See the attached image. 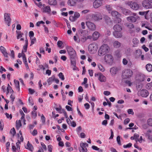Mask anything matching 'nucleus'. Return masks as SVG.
Wrapping results in <instances>:
<instances>
[{
	"mask_svg": "<svg viewBox=\"0 0 152 152\" xmlns=\"http://www.w3.org/2000/svg\"><path fill=\"white\" fill-rule=\"evenodd\" d=\"M146 70L148 72H150L152 70V65L150 64H147L146 65Z\"/></svg>",
	"mask_w": 152,
	"mask_h": 152,
	"instance_id": "obj_29",
	"label": "nucleus"
},
{
	"mask_svg": "<svg viewBox=\"0 0 152 152\" xmlns=\"http://www.w3.org/2000/svg\"><path fill=\"white\" fill-rule=\"evenodd\" d=\"M142 5L146 9H149L152 7V5L146 0H145L142 1Z\"/></svg>",
	"mask_w": 152,
	"mask_h": 152,
	"instance_id": "obj_11",
	"label": "nucleus"
},
{
	"mask_svg": "<svg viewBox=\"0 0 152 152\" xmlns=\"http://www.w3.org/2000/svg\"><path fill=\"white\" fill-rule=\"evenodd\" d=\"M6 115V117L8 118H10V119H11L12 117V116L11 114H10V115L9 114L7 113H5Z\"/></svg>",
	"mask_w": 152,
	"mask_h": 152,
	"instance_id": "obj_56",
	"label": "nucleus"
},
{
	"mask_svg": "<svg viewBox=\"0 0 152 152\" xmlns=\"http://www.w3.org/2000/svg\"><path fill=\"white\" fill-rule=\"evenodd\" d=\"M132 146V144L131 143H129L126 145H124L123 146V147L124 148H130Z\"/></svg>",
	"mask_w": 152,
	"mask_h": 152,
	"instance_id": "obj_52",
	"label": "nucleus"
},
{
	"mask_svg": "<svg viewBox=\"0 0 152 152\" xmlns=\"http://www.w3.org/2000/svg\"><path fill=\"white\" fill-rule=\"evenodd\" d=\"M128 113L129 114H131L132 115L134 114L133 110L132 109H128Z\"/></svg>",
	"mask_w": 152,
	"mask_h": 152,
	"instance_id": "obj_60",
	"label": "nucleus"
},
{
	"mask_svg": "<svg viewBox=\"0 0 152 152\" xmlns=\"http://www.w3.org/2000/svg\"><path fill=\"white\" fill-rule=\"evenodd\" d=\"M37 134V132L36 129H34L33 132L31 133V134L34 136H35Z\"/></svg>",
	"mask_w": 152,
	"mask_h": 152,
	"instance_id": "obj_59",
	"label": "nucleus"
},
{
	"mask_svg": "<svg viewBox=\"0 0 152 152\" xmlns=\"http://www.w3.org/2000/svg\"><path fill=\"white\" fill-rule=\"evenodd\" d=\"M60 78L62 80H64L65 78L64 75L62 72H60L58 75Z\"/></svg>",
	"mask_w": 152,
	"mask_h": 152,
	"instance_id": "obj_42",
	"label": "nucleus"
},
{
	"mask_svg": "<svg viewBox=\"0 0 152 152\" xmlns=\"http://www.w3.org/2000/svg\"><path fill=\"white\" fill-rule=\"evenodd\" d=\"M111 14L112 16L115 17H121V15L118 12L116 11H113L111 12Z\"/></svg>",
	"mask_w": 152,
	"mask_h": 152,
	"instance_id": "obj_19",
	"label": "nucleus"
},
{
	"mask_svg": "<svg viewBox=\"0 0 152 152\" xmlns=\"http://www.w3.org/2000/svg\"><path fill=\"white\" fill-rule=\"evenodd\" d=\"M121 17H117L115 18L114 20V22L115 23H120L121 21Z\"/></svg>",
	"mask_w": 152,
	"mask_h": 152,
	"instance_id": "obj_31",
	"label": "nucleus"
},
{
	"mask_svg": "<svg viewBox=\"0 0 152 152\" xmlns=\"http://www.w3.org/2000/svg\"><path fill=\"white\" fill-rule=\"evenodd\" d=\"M55 80V76L53 75L51 77H49L47 80V82L49 85H50Z\"/></svg>",
	"mask_w": 152,
	"mask_h": 152,
	"instance_id": "obj_23",
	"label": "nucleus"
},
{
	"mask_svg": "<svg viewBox=\"0 0 152 152\" xmlns=\"http://www.w3.org/2000/svg\"><path fill=\"white\" fill-rule=\"evenodd\" d=\"M129 6L132 9L134 10H137L139 8L138 4L136 2H131Z\"/></svg>",
	"mask_w": 152,
	"mask_h": 152,
	"instance_id": "obj_14",
	"label": "nucleus"
},
{
	"mask_svg": "<svg viewBox=\"0 0 152 152\" xmlns=\"http://www.w3.org/2000/svg\"><path fill=\"white\" fill-rule=\"evenodd\" d=\"M75 18L77 20V18H79V17L80 16V14L78 13L77 12H75L74 16Z\"/></svg>",
	"mask_w": 152,
	"mask_h": 152,
	"instance_id": "obj_45",
	"label": "nucleus"
},
{
	"mask_svg": "<svg viewBox=\"0 0 152 152\" xmlns=\"http://www.w3.org/2000/svg\"><path fill=\"white\" fill-rule=\"evenodd\" d=\"M136 80L140 82L143 81L145 80V75L140 73L137 74L136 77Z\"/></svg>",
	"mask_w": 152,
	"mask_h": 152,
	"instance_id": "obj_8",
	"label": "nucleus"
},
{
	"mask_svg": "<svg viewBox=\"0 0 152 152\" xmlns=\"http://www.w3.org/2000/svg\"><path fill=\"white\" fill-rule=\"evenodd\" d=\"M98 79L101 82H104L106 81L105 77L101 73V74L100 75V76H99V77Z\"/></svg>",
	"mask_w": 152,
	"mask_h": 152,
	"instance_id": "obj_28",
	"label": "nucleus"
},
{
	"mask_svg": "<svg viewBox=\"0 0 152 152\" xmlns=\"http://www.w3.org/2000/svg\"><path fill=\"white\" fill-rule=\"evenodd\" d=\"M115 31H121L122 30L121 26L119 24L115 25L113 27Z\"/></svg>",
	"mask_w": 152,
	"mask_h": 152,
	"instance_id": "obj_16",
	"label": "nucleus"
},
{
	"mask_svg": "<svg viewBox=\"0 0 152 152\" xmlns=\"http://www.w3.org/2000/svg\"><path fill=\"white\" fill-rule=\"evenodd\" d=\"M115 55L118 57L119 58L121 56V54L119 50H117L115 52Z\"/></svg>",
	"mask_w": 152,
	"mask_h": 152,
	"instance_id": "obj_39",
	"label": "nucleus"
},
{
	"mask_svg": "<svg viewBox=\"0 0 152 152\" xmlns=\"http://www.w3.org/2000/svg\"><path fill=\"white\" fill-rule=\"evenodd\" d=\"M30 39L31 40L30 46H31L34 44L35 42L36 41V39L35 37H33L30 38Z\"/></svg>",
	"mask_w": 152,
	"mask_h": 152,
	"instance_id": "obj_41",
	"label": "nucleus"
},
{
	"mask_svg": "<svg viewBox=\"0 0 152 152\" xmlns=\"http://www.w3.org/2000/svg\"><path fill=\"white\" fill-rule=\"evenodd\" d=\"M148 11H145V12H139V14L140 15H145V18L146 19L148 20V19L147 18V16L146 15L148 14Z\"/></svg>",
	"mask_w": 152,
	"mask_h": 152,
	"instance_id": "obj_36",
	"label": "nucleus"
},
{
	"mask_svg": "<svg viewBox=\"0 0 152 152\" xmlns=\"http://www.w3.org/2000/svg\"><path fill=\"white\" fill-rule=\"evenodd\" d=\"M92 18L95 21H97L102 20V17L100 13L97 12L96 14L92 15Z\"/></svg>",
	"mask_w": 152,
	"mask_h": 152,
	"instance_id": "obj_9",
	"label": "nucleus"
},
{
	"mask_svg": "<svg viewBox=\"0 0 152 152\" xmlns=\"http://www.w3.org/2000/svg\"><path fill=\"white\" fill-rule=\"evenodd\" d=\"M89 50L92 53H93L94 51L96 50L97 47L96 45L94 44H91L89 45L88 48Z\"/></svg>",
	"mask_w": 152,
	"mask_h": 152,
	"instance_id": "obj_12",
	"label": "nucleus"
},
{
	"mask_svg": "<svg viewBox=\"0 0 152 152\" xmlns=\"http://www.w3.org/2000/svg\"><path fill=\"white\" fill-rule=\"evenodd\" d=\"M7 94L9 93H12L13 92V90L12 89L11 87L9 85V84H8V86L7 88Z\"/></svg>",
	"mask_w": 152,
	"mask_h": 152,
	"instance_id": "obj_35",
	"label": "nucleus"
},
{
	"mask_svg": "<svg viewBox=\"0 0 152 152\" xmlns=\"http://www.w3.org/2000/svg\"><path fill=\"white\" fill-rule=\"evenodd\" d=\"M68 5L71 6H73L75 4V2L74 0H69L68 1Z\"/></svg>",
	"mask_w": 152,
	"mask_h": 152,
	"instance_id": "obj_37",
	"label": "nucleus"
},
{
	"mask_svg": "<svg viewBox=\"0 0 152 152\" xmlns=\"http://www.w3.org/2000/svg\"><path fill=\"white\" fill-rule=\"evenodd\" d=\"M133 75V72L130 69H126L123 72L122 77L123 78L125 79L131 77Z\"/></svg>",
	"mask_w": 152,
	"mask_h": 152,
	"instance_id": "obj_3",
	"label": "nucleus"
},
{
	"mask_svg": "<svg viewBox=\"0 0 152 152\" xmlns=\"http://www.w3.org/2000/svg\"><path fill=\"white\" fill-rule=\"evenodd\" d=\"M84 106L86 109H88L90 108V105L88 103H86L84 104Z\"/></svg>",
	"mask_w": 152,
	"mask_h": 152,
	"instance_id": "obj_63",
	"label": "nucleus"
},
{
	"mask_svg": "<svg viewBox=\"0 0 152 152\" xmlns=\"http://www.w3.org/2000/svg\"><path fill=\"white\" fill-rule=\"evenodd\" d=\"M104 60L107 63L111 64L113 63V58L111 55L107 54L104 56Z\"/></svg>",
	"mask_w": 152,
	"mask_h": 152,
	"instance_id": "obj_5",
	"label": "nucleus"
},
{
	"mask_svg": "<svg viewBox=\"0 0 152 152\" xmlns=\"http://www.w3.org/2000/svg\"><path fill=\"white\" fill-rule=\"evenodd\" d=\"M25 148L31 151H32V149L33 148L32 145L29 143V141H28L27 146L25 147Z\"/></svg>",
	"mask_w": 152,
	"mask_h": 152,
	"instance_id": "obj_26",
	"label": "nucleus"
},
{
	"mask_svg": "<svg viewBox=\"0 0 152 152\" xmlns=\"http://www.w3.org/2000/svg\"><path fill=\"white\" fill-rule=\"evenodd\" d=\"M29 36L30 37V38H32L34 37V33L32 31H31L29 32Z\"/></svg>",
	"mask_w": 152,
	"mask_h": 152,
	"instance_id": "obj_57",
	"label": "nucleus"
},
{
	"mask_svg": "<svg viewBox=\"0 0 152 152\" xmlns=\"http://www.w3.org/2000/svg\"><path fill=\"white\" fill-rule=\"evenodd\" d=\"M102 3L100 1L95 0L93 2V6L95 8H96L101 6Z\"/></svg>",
	"mask_w": 152,
	"mask_h": 152,
	"instance_id": "obj_17",
	"label": "nucleus"
},
{
	"mask_svg": "<svg viewBox=\"0 0 152 152\" xmlns=\"http://www.w3.org/2000/svg\"><path fill=\"white\" fill-rule=\"evenodd\" d=\"M48 4L50 5L55 6L57 2L56 0H48Z\"/></svg>",
	"mask_w": 152,
	"mask_h": 152,
	"instance_id": "obj_25",
	"label": "nucleus"
},
{
	"mask_svg": "<svg viewBox=\"0 0 152 152\" xmlns=\"http://www.w3.org/2000/svg\"><path fill=\"white\" fill-rule=\"evenodd\" d=\"M140 95L143 97H147L148 94L149 93L147 90L145 89H143L140 91Z\"/></svg>",
	"mask_w": 152,
	"mask_h": 152,
	"instance_id": "obj_13",
	"label": "nucleus"
},
{
	"mask_svg": "<svg viewBox=\"0 0 152 152\" xmlns=\"http://www.w3.org/2000/svg\"><path fill=\"white\" fill-rule=\"evenodd\" d=\"M109 47L108 45L106 44L103 45L100 47L98 51V54L100 56H102L109 52Z\"/></svg>",
	"mask_w": 152,
	"mask_h": 152,
	"instance_id": "obj_2",
	"label": "nucleus"
},
{
	"mask_svg": "<svg viewBox=\"0 0 152 152\" xmlns=\"http://www.w3.org/2000/svg\"><path fill=\"white\" fill-rule=\"evenodd\" d=\"M127 20L131 22H135L136 21V18L134 16H130L127 18Z\"/></svg>",
	"mask_w": 152,
	"mask_h": 152,
	"instance_id": "obj_20",
	"label": "nucleus"
},
{
	"mask_svg": "<svg viewBox=\"0 0 152 152\" xmlns=\"http://www.w3.org/2000/svg\"><path fill=\"white\" fill-rule=\"evenodd\" d=\"M66 50L67 52L70 57L71 63L72 65L75 66L76 53L74 49L71 46L67 47Z\"/></svg>",
	"mask_w": 152,
	"mask_h": 152,
	"instance_id": "obj_1",
	"label": "nucleus"
},
{
	"mask_svg": "<svg viewBox=\"0 0 152 152\" xmlns=\"http://www.w3.org/2000/svg\"><path fill=\"white\" fill-rule=\"evenodd\" d=\"M10 98L12 101V103L13 104V102L15 98V96L14 95L12 94L10 96Z\"/></svg>",
	"mask_w": 152,
	"mask_h": 152,
	"instance_id": "obj_55",
	"label": "nucleus"
},
{
	"mask_svg": "<svg viewBox=\"0 0 152 152\" xmlns=\"http://www.w3.org/2000/svg\"><path fill=\"white\" fill-rule=\"evenodd\" d=\"M105 20L107 24L110 25L111 23V21L110 18L108 16H106L104 17Z\"/></svg>",
	"mask_w": 152,
	"mask_h": 152,
	"instance_id": "obj_27",
	"label": "nucleus"
},
{
	"mask_svg": "<svg viewBox=\"0 0 152 152\" xmlns=\"http://www.w3.org/2000/svg\"><path fill=\"white\" fill-rule=\"evenodd\" d=\"M86 24L88 28L92 31H94L96 28V25L93 23L87 21L86 22Z\"/></svg>",
	"mask_w": 152,
	"mask_h": 152,
	"instance_id": "obj_7",
	"label": "nucleus"
},
{
	"mask_svg": "<svg viewBox=\"0 0 152 152\" xmlns=\"http://www.w3.org/2000/svg\"><path fill=\"white\" fill-rule=\"evenodd\" d=\"M89 74L90 76L91 77L93 76V71L92 70L89 69L88 70Z\"/></svg>",
	"mask_w": 152,
	"mask_h": 152,
	"instance_id": "obj_62",
	"label": "nucleus"
},
{
	"mask_svg": "<svg viewBox=\"0 0 152 152\" xmlns=\"http://www.w3.org/2000/svg\"><path fill=\"white\" fill-rule=\"evenodd\" d=\"M21 123L20 120L16 121V128L17 129H18L21 126Z\"/></svg>",
	"mask_w": 152,
	"mask_h": 152,
	"instance_id": "obj_33",
	"label": "nucleus"
},
{
	"mask_svg": "<svg viewBox=\"0 0 152 152\" xmlns=\"http://www.w3.org/2000/svg\"><path fill=\"white\" fill-rule=\"evenodd\" d=\"M80 146L82 149L83 151L84 152H86L87 151V150L86 147L85 145H84V143L83 142H81L80 143Z\"/></svg>",
	"mask_w": 152,
	"mask_h": 152,
	"instance_id": "obj_30",
	"label": "nucleus"
},
{
	"mask_svg": "<svg viewBox=\"0 0 152 152\" xmlns=\"http://www.w3.org/2000/svg\"><path fill=\"white\" fill-rule=\"evenodd\" d=\"M43 12H44L47 13L48 14H49L51 12V9L50 7L48 6L45 7L43 9Z\"/></svg>",
	"mask_w": 152,
	"mask_h": 152,
	"instance_id": "obj_21",
	"label": "nucleus"
},
{
	"mask_svg": "<svg viewBox=\"0 0 152 152\" xmlns=\"http://www.w3.org/2000/svg\"><path fill=\"white\" fill-rule=\"evenodd\" d=\"M28 90L29 91V93L30 94H33L35 92L34 89H32L31 88H28Z\"/></svg>",
	"mask_w": 152,
	"mask_h": 152,
	"instance_id": "obj_58",
	"label": "nucleus"
},
{
	"mask_svg": "<svg viewBox=\"0 0 152 152\" xmlns=\"http://www.w3.org/2000/svg\"><path fill=\"white\" fill-rule=\"evenodd\" d=\"M69 20L72 22L76 20V19L73 16H70L69 18Z\"/></svg>",
	"mask_w": 152,
	"mask_h": 152,
	"instance_id": "obj_51",
	"label": "nucleus"
},
{
	"mask_svg": "<svg viewBox=\"0 0 152 152\" xmlns=\"http://www.w3.org/2000/svg\"><path fill=\"white\" fill-rule=\"evenodd\" d=\"M113 36L116 38H121L122 36V33L121 31H114L113 33Z\"/></svg>",
	"mask_w": 152,
	"mask_h": 152,
	"instance_id": "obj_15",
	"label": "nucleus"
},
{
	"mask_svg": "<svg viewBox=\"0 0 152 152\" xmlns=\"http://www.w3.org/2000/svg\"><path fill=\"white\" fill-rule=\"evenodd\" d=\"M146 88L149 90L152 89V83H148L146 85Z\"/></svg>",
	"mask_w": 152,
	"mask_h": 152,
	"instance_id": "obj_38",
	"label": "nucleus"
},
{
	"mask_svg": "<svg viewBox=\"0 0 152 152\" xmlns=\"http://www.w3.org/2000/svg\"><path fill=\"white\" fill-rule=\"evenodd\" d=\"M65 108L67 109V110L68 111H71L72 110V108L69 106H66L65 107Z\"/></svg>",
	"mask_w": 152,
	"mask_h": 152,
	"instance_id": "obj_61",
	"label": "nucleus"
},
{
	"mask_svg": "<svg viewBox=\"0 0 152 152\" xmlns=\"http://www.w3.org/2000/svg\"><path fill=\"white\" fill-rule=\"evenodd\" d=\"M28 45H25L23 46V49L22 50V53L24 52H26L27 51V49L28 47Z\"/></svg>",
	"mask_w": 152,
	"mask_h": 152,
	"instance_id": "obj_48",
	"label": "nucleus"
},
{
	"mask_svg": "<svg viewBox=\"0 0 152 152\" xmlns=\"http://www.w3.org/2000/svg\"><path fill=\"white\" fill-rule=\"evenodd\" d=\"M55 109L56 111H58V113H62V110H63V109H62L61 105H59V107H56Z\"/></svg>",
	"mask_w": 152,
	"mask_h": 152,
	"instance_id": "obj_40",
	"label": "nucleus"
},
{
	"mask_svg": "<svg viewBox=\"0 0 152 152\" xmlns=\"http://www.w3.org/2000/svg\"><path fill=\"white\" fill-rule=\"evenodd\" d=\"M87 32V31L86 30H84L81 29L79 30L78 32L81 36L80 40L82 42H84L87 40V37L85 36Z\"/></svg>",
	"mask_w": 152,
	"mask_h": 152,
	"instance_id": "obj_4",
	"label": "nucleus"
},
{
	"mask_svg": "<svg viewBox=\"0 0 152 152\" xmlns=\"http://www.w3.org/2000/svg\"><path fill=\"white\" fill-rule=\"evenodd\" d=\"M62 44V42L61 41H59L57 42V45L58 47H60L61 46Z\"/></svg>",
	"mask_w": 152,
	"mask_h": 152,
	"instance_id": "obj_64",
	"label": "nucleus"
},
{
	"mask_svg": "<svg viewBox=\"0 0 152 152\" xmlns=\"http://www.w3.org/2000/svg\"><path fill=\"white\" fill-rule=\"evenodd\" d=\"M139 40L137 38H134L132 40V42L134 44H138L139 42Z\"/></svg>",
	"mask_w": 152,
	"mask_h": 152,
	"instance_id": "obj_46",
	"label": "nucleus"
},
{
	"mask_svg": "<svg viewBox=\"0 0 152 152\" xmlns=\"http://www.w3.org/2000/svg\"><path fill=\"white\" fill-rule=\"evenodd\" d=\"M116 140L118 145H121V144L120 140V137L119 136H118L116 138Z\"/></svg>",
	"mask_w": 152,
	"mask_h": 152,
	"instance_id": "obj_43",
	"label": "nucleus"
},
{
	"mask_svg": "<svg viewBox=\"0 0 152 152\" xmlns=\"http://www.w3.org/2000/svg\"><path fill=\"white\" fill-rule=\"evenodd\" d=\"M10 133L14 136L15 134H16V131L14 128H13L10 131Z\"/></svg>",
	"mask_w": 152,
	"mask_h": 152,
	"instance_id": "obj_47",
	"label": "nucleus"
},
{
	"mask_svg": "<svg viewBox=\"0 0 152 152\" xmlns=\"http://www.w3.org/2000/svg\"><path fill=\"white\" fill-rule=\"evenodd\" d=\"M4 17L5 23L7 24L8 26H10L11 21L10 14L9 13H5L4 14Z\"/></svg>",
	"mask_w": 152,
	"mask_h": 152,
	"instance_id": "obj_6",
	"label": "nucleus"
},
{
	"mask_svg": "<svg viewBox=\"0 0 152 152\" xmlns=\"http://www.w3.org/2000/svg\"><path fill=\"white\" fill-rule=\"evenodd\" d=\"M147 122L148 125L152 126V119L149 118L148 119Z\"/></svg>",
	"mask_w": 152,
	"mask_h": 152,
	"instance_id": "obj_49",
	"label": "nucleus"
},
{
	"mask_svg": "<svg viewBox=\"0 0 152 152\" xmlns=\"http://www.w3.org/2000/svg\"><path fill=\"white\" fill-rule=\"evenodd\" d=\"M120 70V68L118 67L115 66L113 67L110 68V72L112 75H115Z\"/></svg>",
	"mask_w": 152,
	"mask_h": 152,
	"instance_id": "obj_10",
	"label": "nucleus"
},
{
	"mask_svg": "<svg viewBox=\"0 0 152 152\" xmlns=\"http://www.w3.org/2000/svg\"><path fill=\"white\" fill-rule=\"evenodd\" d=\"M16 33H17V39H19L20 38L22 37V35L23 34V33H22L20 31H16Z\"/></svg>",
	"mask_w": 152,
	"mask_h": 152,
	"instance_id": "obj_32",
	"label": "nucleus"
},
{
	"mask_svg": "<svg viewBox=\"0 0 152 152\" xmlns=\"http://www.w3.org/2000/svg\"><path fill=\"white\" fill-rule=\"evenodd\" d=\"M14 83L16 88L18 89V91H19L20 90L19 82L18 80H14Z\"/></svg>",
	"mask_w": 152,
	"mask_h": 152,
	"instance_id": "obj_34",
	"label": "nucleus"
},
{
	"mask_svg": "<svg viewBox=\"0 0 152 152\" xmlns=\"http://www.w3.org/2000/svg\"><path fill=\"white\" fill-rule=\"evenodd\" d=\"M99 34L97 31L94 32L92 35V37L94 40H96L99 37Z\"/></svg>",
	"mask_w": 152,
	"mask_h": 152,
	"instance_id": "obj_22",
	"label": "nucleus"
},
{
	"mask_svg": "<svg viewBox=\"0 0 152 152\" xmlns=\"http://www.w3.org/2000/svg\"><path fill=\"white\" fill-rule=\"evenodd\" d=\"M121 10L122 12L125 15H130L131 11L128 10L123 7H121Z\"/></svg>",
	"mask_w": 152,
	"mask_h": 152,
	"instance_id": "obj_18",
	"label": "nucleus"
},
{
	"mask_svg": "<svg viewBox=\"0 0 152 152\" xmlns=\"http://www.w3.org/2000/svg\"><path fill=\"white\" fill-rule=\"evenodd\" d=\"M48 150L49 152H52L53 147L51 145H49L48 146Z\"/></svg>",
	"mask_w": 152,
	"mask_h": 152,
	"instance_id": "obj_54",
	"label": "nucleus"
},
{
	"mask_svg": "<svg viewBox=\"0 0 152 152\" xmlns=\"http://www.w3.org/2000/svg\"><path fill=\"white\" fill-rule=\"evenodd\" d=\"M0 50L2 53L6 51V49L2 46H1L0 47Z\"/></svg>",
	"mask_w": 152,
	"mask_h": 152,
	"instance_id": "obj_53",
	"label": "nucleus"
},
{
	"mask_svg": "<svg viewBox=\"0 0 152 152\" xmlns=\"http://www.w3.org/2000/svg\"><path fill=\"white\" fill-rule=\"evenodd\" d=\"M99 69L102 72H103L104 70V69L103 66L101 64L98 65Z\"/></svg>",
	"mask_w": 152,
	"mask_h": 152,
	"instance_id": "obj_44",
	"label": "nucleus"
},
{
	"mask_svg": "<svg viewBox=\"0 0 152 152\" xmlns=\"http://www.w3.org/2000/svg\"><path fill=\"white\" fill-rule=\"evenodd\" d=\"M121 45V43L118 41H115L113 43V46L115 48H119Z\"/></svg>",
	"mask_w": 152,
	"mask_h": 152,
	"instance_id": "obj_24",
	"label": "nucleus"
},
{
	"mask_svg": "<svg viewBox=\"0 0 152 152\" xmlns=\"http://www.w3.org/2000/svg\"><path fill=\"white\" fill-rule=\"evenodd\" d=\"M106 9L108 11H111L112 10V6L110 5H107L106 7Z\"/></svg>",
	"mask_w": 152,
	"mask_h": 152,
	"instance_id": "obj_50",
	"label": "nucleus"
}]
</instances>
